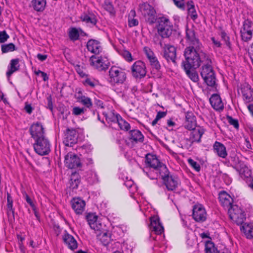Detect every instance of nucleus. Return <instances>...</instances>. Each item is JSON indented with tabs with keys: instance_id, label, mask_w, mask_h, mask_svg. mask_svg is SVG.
<instances>
[{
	"instance_id": "obj_32",
	"label": "nucleus",
	"mask_w": 253,
	"mask_h": 253,
	"mask_svg": "<svg viewBox=\"0 0 253 253\" xmlns=\"http://www.w3.org/2000/svg\"><path fill=\"white\" fill-rule=\"evenodd\" d=\"M207 77V80L204 81L208 86L216 87L217 84H216V78L214 72L207 74L206 75Z\"/></svg>"
},
{
	"instance_id": "obj_37",
	"label": "nucleus",
	"mask_w": 253,
	"mask_h": 253,
	"mask_svg": "<svg viewBox=\"0 0 253 253\" xmlns=\"http://www.w3.org/2000/svg\"><path fill=\"white\" fill-rule=\"evenodd\" d=\"M69 39L72 41H75L79 39L80 33L79 31L76 28H71L69 31Z\"/></svg>"
},
{
	"instance_id": "obj_63",
	"label": "nucleus",
	"mask_w": 253,
	"mask_h": 253,
	"mask_svg": "<svg viewBox=\"0 0 253 253\" xmlns=\"http://www.w3.org/2000/svg\"><path fill=\"white\" fill-rule=\"evenodd\" d=\"M47 108H48L50 111H52L53 110V103L52 101V97L51 95H49L47 97Z\"/></svg>"
},
{
	"instance_id": "obj_9",
	"label": "nucleus",
	"mask_w": 253,
	"mask_h": 253,
	"mask_svg": "<svg viewBox=\"0 0 253 253\" xmlns=\"http://www.w3.org/2000/svg\"><path fill=\"white\" fill-rule=\"evenodd\" d=\"M64 162L65 166L71 169L80 168L82 166L80 158L72 152H69L65 156Z\"/></svg>"
},
{
	"instance_id": "obj_10",
	"label": "nucleus",
	"mask_w": 253,
	"mask_h": 253,
	"mask_svg": "<svg viewBox=\"0 0 253 253\" xmlns=\"http://www.w3.org/2000/svg\"><path fill=\"white\" fill-rule=\"evenodd\" d=\"M29 132L34 140L45 136L44 128L42 123L39 122L34 123L30 126Z\"/></svg>"
},
{
	"instance_id": "obj_5",
	"label": "nucleus",
	"mask_w": 253,
	"mask_h": 253,
	"mask_svg": "<svg viewBox=\"0 0 253 253\" xmlns=\"http://www.w3.org/2000/svg\"><path fill=\"white\" fill-rule=\"evenodd\" d=\"M33 146L35 151L41 156L47 155L50 152V144L45 136L35 140Z\"/></svg>"
},
{
	"instance_id": "obj_33",
	"label": "nucleus",
	"mask_w": 253,
	"mask_h": 253,
	"mask_svg": "<svg viewBox=\"0 0 253 253\" xmlns=\"http://www.w3.org/2000/svg\"><path fill=\"white\" fill-rule=\"evenodd\" d=\"M135 16V11L133 9L131 10L128 16V26L130 27L136 26L138 25L139 22L138 20L134 18Z\"/></svg>"
},
{
	"instance_id": "obj_17",
	"label": "nucleus",
	"mask_w": 253,
	"mask_h": 253,
	"mask_svg": "<svg viewBox=\"0 0 253 253\" xmlns=\"http://www.w3.org/2000/svg\"><path fill=\"white\" fill-rule=\"evenodd\" d=\"M72 208L77 214H82L84 210L85 202L80 198H74L71 201Z\"/></svg>"
},
{
	"instance_id": "obj_19",
	"label": "nucleus",
	"mask_w": 253,
	"mask_h": 253,
	"mask_svg": "<svg viewBox=\"0 0 253 253\" xmlns=\"http://www.w3.org/2000/svg\"><path fill=\"white\" fill-rule=\"evenodd\" d=\"M128 139L133 144L142 143L144 137L141 132L138 129H132L128 133Z\"/></svg>"
},
{
	"instance_id": "obj_14",
	"label": "nucleus",
	"mask_w": 253,
	"mask_h": 253,
	"mask_svg": "<svg viewBox=\"0 0 253 253\" xmlns=\"http://www.w3.org/2000/svg\"><path fill=\"white\" fill-rule=\"evenodd\" d=\"M78 134L75 129L67 128L65 133L63 142L66 146H72L77 142Z\"/></svg>"
},
{
	"instance_id": "obj_38",
	"label": "nucleus",
	"mask_w": 253,
	"mask_h": 253,
	"mask_svg": "<svg viewBox=\"0 0 253 253\" xmlns=\"http://www.w3.org/2000/svg\"><path fill=\"white\" fill-rule=\"evenodd\" d=\"M228 210V212L229 214V216L230 218L233 220V214H238L239 212H241L243 210L239 207L237 205H233L231 206Z\"/></svg>"
},
{
	"instance_id": "obj_51",
	"label": "nucleus",
	"mask_w": 253,
	"mask_h": 253,
	"mask_svg": "<svg viewBox=\"0 0 253 253\" xmlns=\"http://www.w3.org/2000/svg\"><path fill=\"white\" fill-rule=\"evenodd\" d=\"M188 162L189 164L197 171H200L201 169V167L197 162L190 158L188 160Z\"/></svg>"
},
{
	"instance_id": "obj_1",
	"label": "nucleus",
	"mask_w": 253,
	"mask_h": 253,
	"mask_svg": "<svg viewBox=\"0 0 253 253\" xmlns=\"http://www.w3.org/2000/svg\"><path fill=\"white\" fill-rule=\"evenodd\" d=\"M185 39L188 45L184 51L185 60L182 61L181 66L187 76L193 82L196 83L199 79L196 69L203 62L200 55L203 44L193 29H186Z\"/></svg>"
},
{
	"instance_id": "obj_48",
	"label": "nucleus",
	"mask_w": 253,
	"mask_h": 253,
	"mask_svg": "<svg viewBox=\"0 0 253 253\" xmlns=\"http://www.w3.org/2000/svg\"><path fill=\"white\" fill-rule=\"evenodd\" d=\"M22 193L23 194V197L25 198L27 203H28L30 205L31 208L33 209V210L35 211L36 209V206L34 204L32 200L28 196V195L26 193L25 191H22Z\"/></svg>"
},
{
	"instance_id": "obj_27",
	"label": "nucleus",
	"mask_w": 253,
	"mask_h": 253,
	"mask_svg": "<svg viewBox=\"0 0 253 253\" xmlns=\"http://www.w3.org/2000/svg\"><path fill=\"white\" fill-rule=\"evenodd\" d=\"M111 235V233L108 231H101L96 235L97 239L105 246L108 245L110 243Z\"/></svg>"
},
{
	"instance_id": "obj_46",
	"label": "nucleus",
	"mask_w": 253,
	"mask_h": 253,
	"mask_svg": "<svg viewBox=\"0 0 253 253\" xmlns=\"http://www.w3.org/2000/svg\"><path fill=\"white\" fill-rule=\"evenodd\" d=\"M104 8L110 13H113L114 12V7L111 2L109 0H105L103 5Z\"/></svg>"
},
{
	"instance_id": "obj_64",
	"label": "nucleus",
	"mask_w": 253,
	"mask_h": 253,
	"mask_svg": "<svg viewBox=\"0 0 253 253\" xmlns=\"http://www.w3.org/2000/svg\"><path fill=\"white\" fill-rule=\"evenodd\" d=\"M167 115V112L159 111L157 113L156 118L159 120L161 118H164Z\"/></svg>"
},
{
	"instance_id": "obj_53",
	"label": "nucleus",
	"mask_w": 253,
	"mask_h": 253,
	"mask_svg": "<svg viewBox=\"0 0 253 253\" xmlns=\"http://www.w3.org/2000/svg\"><path fill=\"white\" fill-rule=\"evenodd\" d=\"M221 37L222 39L225 42V43L229 48L231 47V44L229 41V37L227 35L226 33L224 31H222L221 33Z\"/></svg>"
},
{
	"instance_id": "obj_16",
	"label": "nucleus",
	"mask_w": 253,
	"mask_h": 253,
	"mask_svg": "<svg viewBox=\"0 0 253 253\" xmlns=\"http://www.w3.org/2000/svg\"><path fill=\"white\" fill-rule=\"evenodd\" d=\"M241 90L243 99L246 103H250L253 101V89L249 84H243L241 86Z\"/></svg>"
},
{
	"instance_id": "obj_28",
	"label": "nucleus",
	"mask_w": 253,
	"mask_h": 253,
	"mask_svg": "<svg viewBox=\"0 0 253 253\" xmlns=\"http://www.w3.org/2000/svg\"><path fill=\"white\" fill-rule=\"evenodd\" d=\"M7 214L9 218L14 219V209L13 208V199L10 194L7 193Z\"/></svg>"
},
{
	"instance_id": "obj_7",
	"label": "nucleus",
	"mask_w": 253,
	"mask_h": 253,
	"mask_svg": "<svg viewBox=\"0 0 253 253\" xmlns=\"http://www.w3.org/2000/svg\"><path fill=\"white\" fill-rule=\"evenodd\" d=\"M132 76L136 79H142L146 74L145 64L141 60L135 62L131 67Z\"/></svg>"
},
{
	"instance_id": "obj_36",
	"label": "nucleus",
	"mask_w": 253,
	"mask_h": 253,
	"mask_svg": "<svg viewBox=\"0 0 253 253\" xmlns=\"http://www.w3.org/2000/svg\"><path fill=\"white\" fill-rule=\"evenodd\" d=\"M105 116L106 119L108 122H113L117 124L121 117L119 114H115L114 111H111L107 114H106Z\"/></svg>"
},
{
	"instance_id": "obj_31",
	"label": "nucleus",
	"mask_w": 253,
	"mask_h": 253,
	"mask_svg": "<svg viewBox=\"0 0 253 253\" xmlns=\"http://www.w3.org/2000/svg\"><path fill=\"white\" fill-rule=\"evenodd\" d=\"M81 20L87 24H89L91 26H95L96 24L97 20L94 14L93 13H84L81 16Z\"/></svg>"
},
{
	"instance_id": "obj_43",
	"label": "nucleus",
	"mask_w": 253,
	"mask_h": 253,
	"mask_svg": "<svg viewBox=\"0 0 253 253\" xmlns=\"http://www.w3.org/2000/svg\"><path fill=\"white\" fill-rule=\"evenodd\" d=\"M240 33L242 40L244 42H248L250 40L253 35L252 31H243V30H240Z\"/></svg>"
},
{
	"instance_id": "obj_3",
	"label": "nucleus",
	"mask_w": 253,
	"mask_h": 253,
	"mask_svg": "<svg viewBox=\"0 0 253 253\" xmlns=\"http://www.w3.org/2000/svg\"><path fill=\"white\" fill-rule=\"evenodd\" d=\"M109 82L113 85L123 84L126 79V74L122 70L116 67H112L109 71Z\"/></svg>"
},
{
	"instance_id": "obj_61",
	"label": "nucleus",
	"mask_w": 253,
	"mask_h": 253,
	"mask_svg": "<svg viewBox=\"0 0 253 253\" xmlns=\"http://www.w3.org/2000/svg\"><path fill=\"white\" fill-rule=\"evenodd\" d=\"M174 4L179 8L184 9V0H173Z\"/></svg>"
},
{
	"instance_id": "obj_12",
	"label": "nucleus",
	"mask_w": 253,
	"mask_h": 253,
	"mask_svg": "<svg viewBox=\"0 0 253 253\" xmlns=\"http://www.w3.org/2000/svg\"><path fill=\"white\" fill-rule=\"evenodd\" d=\"M163 57L168 62L176 65V48L173 45H165L163 50Z\"/></svg>"
},
{
	"instance_id": "obj_55",
	"label": "nucleus",
	"mask_w": 253,
	"mask_h": 253,
	"mask_svg": "<svg viewBox=\"0 0 253 253\" xmlns=\"http://www.w3.org/2000/svg\"><path fill=\"white\" fill-rule=\"evenodd\" d=\"M9 36L5 31L0 32V43H4L9 39Z\"/></svg>"
},
{
	"instance_id": "obj_30",
	"label": "nucleus",
	"mask_w": 253,
	"mask_h": 253,
	"mask_svg": "<svg viewBox=\"0 0 253 253\" xmlns=\"http://www.w3.org/2000/svg\"><path fill=\"white\" fill-rule=\"evenodd\" d=\"M31 4L35 10L42 12L45 8L46 1V0H32Z\"/></svg>"
},
{
	"instance_id": "obj_50",
	"label": "nucleus",
	"mask_w": 253,
	"mask_h": 253,
	"mask_svg": "<svg viewBox=\"0 0 253 253\" xmlns=\"http://www.w3.org/2000/svg\"><path fill=\"white\" fill-rule=\"evenodd\" d=\"M85 218L89 226L90 225V224L93 223V222L97 220V216L93 213L87 214L86 215Z\"/></svg>"
},
{
	"instance_id": "obj_60",
	"label": "nucleus",
	"mask_w": 253,
	"mask_h": 253,
	"mask_svg": "<svg viewBox=\"0 0 253 253\" xmlns=\"http://www.w3.org/2000/svg\"><path fill=\"white\" fill-rule=\"evenodd\" d=\"M70 180L72 181L75 180H80L81 181V176L79 173L77 172H72L70 176Z\"/></svg>"
},
{
	"instance_id": "obj_58",
	"label": "nucleus",
	"mask_w": 253,
	"mask_h": 253,
	"mask_svg": "<svg viewBox=\"0 0 253 253\" xmlns=\"http://www.w3.org/2000/svg\"><path fill=\"white\" fill-rule=\"evenodd\" d=\"M80 182V180L72 181L70 179V188L73 190L77 189Z\"/></svg>"
},
{
	"instance_id": "obj_42",
	"label": "nucleus",
	"mask_w": 253,
	"mask_h": 253,
	"mask_svg": "<svg viewBox=\"0 0 253 253\" xmlns=\"http://www.w3.org/2000/svg\"><path fill=\"white\" fill-rule=\"evenodd\" d=\"M117 124L122 130L128 131L130 127V125L125 120H123L121 117L119 119Z\"/></svg>"
},
{
	"instance_id": "obj_56",
	"label": "nucleus",
	"mask_w": 253,
	"mask_h": 253,
	"mask_svg": "<svg viewBox=\"0 0 253 253\" xmlns=\"http://www.w3.org/2000/svg\"><path fill=\"white\" fill-rule=\"evenodd\" d=\"M123 56L124 58L128 62H131L133 60L131 54L130 52L127 50H125L123 52Z\"/></svg>"
},
{
	"instance_id": "obj_24",
	"label": "nucleus",
	"mask_w": 253,
	"mask_h": 253,
	"mask_svg": "<svg viewBox=\"0 0 253 253\" xmlns=\"http://www.w3.org/2000/svg\"><path fill=\"white\" fill-rule=\"evenodd\" d=\"M20 59L19 58L12 59L10 60L8 66V70L6 73V77L9 78L15 72L20 69Z\"/></svg>"
},
{
	"instance_id": "obj_35",
	"label": "nucleus",
	"mask_w": 253,
	"mask_h": 253,
	"mask_svg": "<svg viewBox=\"0 0 253 253\" xmlns=\"http://www.w3.org/2000/svg\"><path fill=\"white\" fill-rule=\"evenodd\" d=\"M220 251L217 249L214 243L211 241H209L206 242L205 244L206 253H218Z\"/></svg>"
},
{
	"instance_id": "obj_52",
	"label": "nucleus",
	"mask_w": 253,
	"mask_h": 253,
	"mask_svg": "<svg viewBox=\"0 0 253 253\" xmlns=\"http://www.w3.org/2000/svg\"><path fill=\"white\" fill-rule=\"evenodd\" d=\"M252 24L253 23L251 21L249 20L248 19L246 20L244 22L243 27L241 29V30H243V31H253V30L251 29V27H252Z\"/></svg>"
},
{
	"instance_id": "obj_21",
	"label": "nucleus",
	"mask_w": 253,
	"mask_h": 253,
	"mask_svg": "<svg viewBox=\"0 0 253 253\" xmlns=\"http://www.w3.org/2000/svg\"><path fill=\"white\" fill-rule=\"evenodd\" d=\"M90 64L95 67L100 71L105 70L108 68V65L105 63L101 56L97 58L95 55H92L89 59Z\"/></svg>"
},
{
	"instance_id": "obj_29",
	"label": "nucleus",
	"mask_w": 253,
	"mask_h": 253,
	"mask_svg": "<svg viewBox=\"0 0 253 253\" xmlns=\"http://www.w3.org/2000/svg\"><path fill=\"white\" fill-rule=\"evenodd\" d=\"M63 240L70 249L73 250L77 248V242L72 235L67 233L65 234L63 236Z\"/></svg>"
},
{
	"instance_id": "obj_59",
	"label": "nucleus",
	"mask_w": 253,
	"mask_h": 253,
	"mask_svg": "<svg viewBox=\"0 0 253 253\" xmlns=\"http://www.w3.org/2000/svg\"><path fill=\"white\" fill-rule=\"evenodd\" d=\"M188 12L189 15L190 16L191 18L192 19L195 20L197 19V18L198 17V15L196 13V11L195 8L193 9L192 8L191 9H188Z\"/></svg>"
},
{
	"instance_id": "obj_23",
	"label": "nucleus",
	"mask_w": 253,
	"mask_h": 253,
	"mask_svg": "<svg viewBox=\"0 0 253 253\" xmlns=\"http://www.w3.org/2000/svg\"><path fill=\"white\" fill-rule=\"evenodd\" d=\"M210 102L212 108L217 111L222 110L224 108L223 103L218 94H213L210 98Z\"/></svg>"
},
{
	"instance_id": "obj_2",
	"label": "nucleus",
	"mask_w": 253,
	"mask_h": 253,
	"mask_svg": "<svg viewBox=\"0 0 253 253\" xmlns=\"http://www.w3.org/2000/svg\"><path fill=\"white\" fill-rule=\"evenodd\" d=\"M167 189L169 191H174L180 183L178 177L170 174L166 167H162V172L160 174Z\"/></svg>"
},
{
	"instance_id": "obj_15",
	"label": "nucleus",
	"mask_w": 253,
	"mask_h": 253,
	"mask_svg": "<svg viewBox=\"0 0 253 253\" xmlns=\"http://www.w3.org/2000/svg\"><path fill=\"white\" fill-rule=\"evenodd\" d=\"M190 130L191 131L190 137L189 139H186V140L190 141V146H191L194 142H201V138L205 133V129L203 127L198 126L196 128Z\"/></svg>"
},
{
	"instance_id": "obj_20",
	"label": "nucleus",
	"mask_w": 253,
	"mask_h": 253,
	"mask_svg": "<svg viewBox=\"0 0 253 253\" xmlns=\"http://www.w3.org/2000/svg\"><path fill=\"white\" fill-rule=\"evenodd\" d=\"M149 228L151 231H154L158 235H161L164 232V230L162 223L160 222L159 218L157 217H153L150 218Z\"/></svg>"
},
{
	"instance_id": "obj_34",
	"label": "nucleus",
	"mask_w": 253,
	"mask_h": 253,
	"mask_svg": "<svg viewBox=\"0 0 253 253\" xmlns=\"http://www.w3.org/2000/svg\"><path fill=\"white\" fill-rule=\"evenodd\" d=\"M233 221L238 225H241L246 220V214L243 211L238 214H233Z\"/></svg>"
},
{
	"instance_id": "obj_40",
	"label": "nucleus",
	"mask_w": 253,
	"mask_h": 253,
	"mask_svg": "<svg viewBox=\"0 0 253 253\" xmlns=\"http://www.w3.org/2000/svg\"><path fill=\"white\" fill-rule=\"evenodd\" d=\"M79 100L86 107L90 108L92 106L91 100L90 98L84 95H81L78 97Z\"/></svg>"
},
{
	"instance_id": "obj_6",
	"label": "nucleus",
	"mask_w": 253,
	"mask_h": 253,
	"mask_svg": "<svg viewBox=\"0 0 253 253\" xmlns=\"http://www.w3.org/2000/svg\"><path fill=\"white\" fill-rule=\"evenodd\" d=\"M138 10L145 17L146 21L150 24H153L156 21L155 17L156 11L154 7L147 2H144L139 5Z\"/></svg>"
},
{
	"instance_id": "obj_45",
	"label": "nucleus",
	"mask_w": 253,
	"mask_h": 253,
	"mask_svg": "<svg viewBox=\"0 0 253 253\" xmlns=\"http://www.w3.org/2000/svg\"><path fill=\"white\" fill-rule=\"evenodd\" d=\"M149 62L153 70H155L157 72L160 71L161 66L157 57L150 60Z\"/></svg>"
},
{
	"instance_id": "obj_18",
	"label": "nucleus",
	"mask_w": 253,
	"mask_h": 253,
	"mask_svg": "<svg viewBox=\"0 0 253 253\" xmlns=\"http://www.w3.org/2000/svg\"><path fill=\"white\" fill-rule=\"evenodd\" d=\"M218 199L221 205L225 209L227 210L232 206L233 199L225 191H222L219 193Z\"/></svg>"
},
{
	"instance_id": "obj_22",
	"label": "nucleus",
	"mask_w": 253,
	"mask_h": 253,
	"mask_svg": "<svg viewBox=\"0 0 253 253\" xmlns=\"http://www.w3.org/2000/svg\"><path fill=\"white\" fill-rule=\"evenodd\" d=\"M87 50L95 54H99L102 50L100 42L95 40L90 39L87 42Z\"/></svg>"
},
{
	"instance_id": "obj_4",
	"label": "nucleus",
	"mask_w": 253,
	"mask_h": 253,
	"mask_svg": "<svg viewBox=\"0 0 253 253\" xmlns=\"http://www.w3.org/2000/svg\"><path fill=\"white\" fill-rule=\"evenodd\" d=\"M157 29L158 34L162 38H169L172 34V26L168 18L165 17H160L158 20Z\"/></svg>"
},
{
	"instance_id": "obj_47",
	"label": "nucleus",
	"mask_w": 253,
	"mask_h": 253,
	"mask_svg": "<svg viewBox=\"0 0 253 253\" xmlns=\"http://www.w3.org/2000/svg\"><path fill=\"white\" fill-rule=\"evenodd\" d=\"M143 50L149 61L156 57L153 51L148 47H144Z\"/></svg>"
},
{
	"instance_id": "obj_8",
	"label": "nucleus",
	"mask_w": 253,
	"mask_h": 253,
	"mask_svg": "<svg viewBox=\"0 0 253 253\" xmlns=\"http://www.w3.org/2000/svg\"><path fill=\"white\" fill-rule=\"evenodd\" d=\"M145 163L147 167L152 168L156 170H158L160 174L162 167H166L157 158L156 155L148 153L145 156Z\"/></svg>"
},
{
	"instance_id": "obj_26",
	"label": "nucleus",
	"mask_w": 253,
	"mask_h": 253,
	"mask_svg": "<svg viewBox=\"0 0 253 253\" xmlns=\"http://www.w3.org/2000/svg\"><path fill=\"white\" fill-rule=\"evenodd\" d=\"M213 149L214 152L222 158H225L227 156L226 147L221 142L215 141L213 145Z\"/></svg>"
},
{
	"instance_id": "obj_44",
	"label": "nucleus",
	"mask_w": 253,
	"mask_h": 253,
	"mask_svg": "<svg viewBox=\"0 0 253 253\" xmlns=\"http://www.w3.org/2000/svg\"><path fill=\"white\" fill-rule=\"evenodd\" d=\"M241 230L244 232L248 239H252L253 237V231L250 227H245L244 226L241 227Z\"/></svg>"
},
{
	"instance_id": "obj_41",
	"label": "nucleus",
	"mask_w": 253,
	"mask_h": 253,
	"mask_svg": "<svg viewBox=\"0 0 253 253\" xmlns=\"http://www.w3.org/2000/svg\"><path fill=\"white\" fill-rule=\"evenodd\" d=\"M83 83L85 86L94 88L98 84V81L93 78H86Z\"/></svg>"
},
{
	"instance_id": "obj_13",
	"label": "nucleus",
	"mask_w": 253,
	"mask_h": 253,
	"mask_svg": "<svg viewBox=\"0 0 253 253\" xmlns=\"http://www.w3.org/2000/svg\"><path fill=\"white\" fill-rule=\"evenodd\" d=\"M192 216L196 221L204 222L207 219V212L202 205H195L193 208Z\"/></svg>"
},
{
	"instance_id": "obj_39",
	"label": "nucleus",
	"mask_w": 253,
	"mask_h": 253,
	"mask_svg": "<svg viewBox=\"0 0 253 253\" xmlns=\"http://www.w3.org/2000/svg\"><path fill=\"white\" fill-rule=\"evenodd\" d=\"M1 52L2 53H7L10 51H13L17 49L15 45L13 43L2 44L1 46Z\"/></svg>"
},
{
	"instance_id": "obj_25",
	"label": "nucleus",
	"mask_w": 253,
	"mask_h": 253,
	"mask_svg": "<svg viewBox=\"0 0 253 253\" xmlns=\"http://www.w3.org/2000/svg\"><path fill=\"white\" fill-rule=\"evenodd\" d=\"M185 127L188 129H191L197 127L196 117L192 112H188L186 114Z\"/></svg>"
},
{
	"instance_id": "obj_49",
	"label": "nucleus",
	"mask_w": 253,
	"mask_h": 253,
	"mask_svg": "<svg viewBox=\"0 0 253 253\" xmlns=\"http://www.w3.org/2000/svg\"><path fill=\"white\" fill-rule=\"evenodd\" d=\"M227 120L230 125L234 126V127L236 129L239 128V125L238 120L234 119L230 116H227Z\"/></svg>"
},
{
	"instance_id": "obj_62",
	"label": "nucleus",
	"mask_w": 253,
	"mask_h": 253,
	"mask_svg": "<svg viewBox=\"0 0 253 253\" xmlns=\"http://www.w3.org/2000/svg\"><path fill=\"white\" fill-rule=\"evenodd\" d=\"M24 109L28 114H31L33 112V108L30 104L28 103V102H26Z\"/></svg>"
},
{
	"instance_id": "obj_11",
	"label": "nucleus",
	"mask_w": 253,
	"mask_h": 253,
	"mask_svg": "<svg viewBox=\"0 0 253 253\" xmlns=\"http://www.w3.org/2000/svg\"><path fill=\"white\" fill-rule=\"evenodd\" d=\"M201 59L202 60V59L204 58L206 60L207 63L206 64L204 65L201 69L200 74L204 80V81L207 80L208 79L207 77H206V75L207 74H209L211 72H213V70L212 67L211 65V60L210 59L209 56L203 51L202 49V52H200Z\"/></svg>"
},
{
	"instance_id": "obj_57",
	"label": "nucleus",
	"mask_w": 253,
	"mask_h": 253,
	"mask_svg": "<svg viewBox=\"0 0 253 253\" xmlns=\"http://www.w3.org/2000/svg\"><path fill=\"white\" fill-rule=\"evenodd\" d=\"M84 108H81L79 107H75L73 109V114L75 115H80L84 113Z\"/></svg>"
},
{
	"instance_id": "obj_54",
	"label": "nucleus",
	"mask_w": 253,
	"mask_h": 253,
	"mask_svg": "<svg viewBox=\"0 0 253 253\" xmlns=\"http://www.w3.org/2000/svg\"><path fill=\"white\" fill-rule=\"evenodd\" d=\"M90 227L94 231L100 232L102 229V225L101 223H99L97 220L93 223L90 224Z\"/></svg>"
}]
</instances>
